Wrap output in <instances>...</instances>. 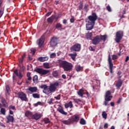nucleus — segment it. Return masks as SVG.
<instances>
[{
	"mask_svg": "<svg viewBox=\"0 0 129 129\" xmlns=\"http://www.w3.org/2000/svg\"><path fill=\"white\" fill-rule=\"evenodd\" d=\"M64 107L66 108H68V107H70V108H72L73 107V104H72V101H70L68 103H66L64 104Z\"/></svg>",
	"mask_w": 129,
	"mask_h": 129,
	"instance_id": "obj_25",
	"label": "nucleus"
},
{
	"mask_svg": "<svg viewBox=\"0 0 129 129\" xmlns=\"http://www.w3.org/2000/svg\"><path fill=\"white\" fill-rule=\"evenodd\" d=\"M42 117V115H41V114H39L38 113H36L34 114H32V119H35V120H38V119H40Z\"/></svg>",
	"mask_w": 129,
	"mask_h": 129,
	"instance_id": "obj_15",
	"label": "nucleus"
},
{
	"mask_svg": "<svg viewBox=\"0 0 129 129\" xmlns=\"http://www.w3.org/2000/svg\"><path fill=\"white\" fill-rule=\"evenodd\" d=\"M28 59L29 61H32V60H33V57H32L30 54H28Z\"/></svg>",
	"mask_w": 129,
	"mask_h": 129,
	"instance_id": "obj_59",
	"label": "nucleus"
},
{
	"mask_svg": "<svg viewBox=\"0 0 129 129\" xmlns=\"http://www.w3.org/2000/svg\"><path fill=\"white\" fill-rule=\"evenodd\" d=\"M122 100V98H119V99L118 100V101H117V103L118 104H119V103H120V102H121Z\"/></svg>",
	"mask_w": 129,
	"mask_h": 129,
	"instance_id": "obj_58",
	"label": "nucleus"
},
{
	"mask_svg": "<svg viewBox=\"0 0 129 129\" xmlns=\"http://www.w3.org/2000/svg\"><path fill=\"white\" fill-rule=\"evenodd\" d=\"M123 81L121 80H118L115 83L116 89H120L121 86H122Z\"/></svg>",
	"mask_w": 129,
	"mask_h": 129,
	"instance_id": "obj_14",
	"label": "nucleus"
},
{
	"mask_svg": "<svg viewBox=\"0 0 129 129\" xmlns=\"http://www.w3.org/2000/svg\"><path fill=\"white\" fill-rule=\"evenodd\" d=\"M70 118L73 123H74V122H78L79 119H80V116L78 114H75L71 117Z\"/></svg>",
	"mask_w": 129,
	"mask_h": 129,
	"instance_id": "obj_12",
	"label": "nucleus"
},
{
	"mask_svg": "<svg viewBox=\"0 0 129 129\" xmlns=\"http://www.w3.org/2000/svg\"><path fill=\"white\" fill-rule=\"evenodd\" d=\"M19 66L20 68L19 70V72H20V73H22V72H24V71H25V70L26 69V68L24 66H21V64H19Z\"/></svg>",
	"mask_w": 129,
	"mask_h": 129,
	"instance_id": "obj_34",
	"label": "nucleus"
},
{
	"mask_svg": "<svg viewBox=\"0 0 129 129\" xmlns=\"http://www.w3.org/2000/svg\"><path fill=\"white\" fill-rule=\"evenodd\" d=\"M32 96L34 98H40V94L38 93L33 94Z\"/></svg>",
	"mask_w": 129,
	"mask_h": 129,
	"instance_id": "obj_42",
	"label": "nucleus"
},
{
	"mask_svg": "<svg viewBox=\"0 0 129 129\" xmlns=\"http://www.w3.org/2000/svg\"><path fill=\"white\" fill-rule=\"evenodd\" d=\"M61 17H62V14H58L56 15L53 16V18H54V19L55 20V22H57V21H58V20H59V19H60Z\"/></svg>",
	"mask_w": 129,
	"mask_h": 129,
	"instance_id": "obj_32",
	"label": "nucleus"
},
{
	"mask_svg": "<svg viewBox=\"0 0 129 129\" xmlns=\"http://www.w3.org/2000/svg\"><path fill=\"white\" fill-rule=\"evenodd\" d=\"M43 67L46 69H49V68H50V64L48 62H44L43 63Z\"/></svg>",
	"mask_w": 129,
	"mask_h": 129,
	"instance_id": "obj_39",
	"label": "nucleus"
},
{
	"mask_svg": "<svg viewBox=\"0 0 129 129\" xmlns=\"http://www.w3.org/2000/svg\"><path fill=\"white\" fill-rule=\"evenodd\" d=\"M26 53H24L21 57L19 58L18 60L20 64H22L23 62L24 61V59L26 58Z\"/></svg>",
	"mask_w": 129,
	"mask_h": 129,
	"instance_id": "obj_22",
	"label": "nucleus"
},
{
	"mask_svg": "<svg viewBox=\"0 0 129 129\" xmlns=\"http://www.w3.org/2000/svg\"><path fill=\"white\" fill-rule=\"evenodd\" d=\"M34 72L38 73V74H40L41 76H43V75H48L51 71L49 70H45L42 68H36L34 70Z\"/></svg>",
	"mask_w": 129,
	"mask_h": 129,
	"instance_id": "obj_3",
	"label": "nucleus"
},
{
	"mask_svg": "<svg viewBox=\"0 0 129 129\" xmlns=\"http://www.w3.org/2000/svg\"><path fill=\"white\" fill-rule=\"evenodd\" d=\"M53 103V99L52 98L48 100V103H49V104H51V103Z\"/></svg>",
	"mask_w": 129,
	"mask_h": 129,
	"instance_id": "obj_56",
	"label": "nucleus"
},
{
	"mask_svg": "<svg viewBox=\"0 0 129 129\" xmlns=\"http://www.w3.org/2000/svg\"><path fill=\"white\" fill-rule=\"evenodd\" d=\"M42 122H44L45 124H47V123H50V119L48 118H44L41 120Z\"/></svg>",
	"mask_w": 129,
	"mask_h": 129,
	"instance_id": "obj_28",
	"label": "nucleus"
},
{
	"mask_svg": "<svg viewBox=\"0 0 129 129\" xmlns=\"http://www.w3.org/2000/svg\"><path fill=\"white\" fill-rule=\"evenodd\" d=\"M97 20V15L96 13H92V15H90L88 17V19L86 20V29L87 31H90L92 30L94 25H95V21Z\"/></svg>",
	"mask_w": 129,
	"mask_h": 129,
	"instance_id": "obj_1",
	"label": "nucleus"
},
{
	"mask_svg": "<svg viewBox=\"0 0 129 129\" xmlns=\"http://www.w3.org/2000/svg\"><path fill=\"white\" fill-rule=\"evenodd\" d=\"M100 42V37H99V35L96 36L92 40V44L93 45H98Z\"/></svg>",
	"mask_w": 129,
	"mask_h": 129,
	"instance_id": "obj_13",
	"label": "nucleus"
},
{
	"mask_svg": "<svg viewBox=\"0 0 129 129\" xmlns=\"http://www.w3.org/2000/svg\"><path fill=\"white\" fill-rule=\"evenodd\" d=\"M45 42V36L42 35L40 39L37 40L36 44L38 45L39 48H42Z\"/></svg>",
	"mask_w": 129,
	"mask_h": 129,
	"instance_id": "obj_8",
	"label": "nucleus"
},
{
	"mask_svg": "<svg viewBox=\"0 0 129 129\" xmlns=\"http://www.w3.org/2000/svg\"><path fill=\"white\" fill-rule=\"evenodd\" d=\"M81 50V44L76 43L73 45L71 48V52H79Z\"/></svg>",
	"mask_w": 129,
	"mask_h": 129,
	"instance_id": "obj_5",
	"label": "nucleus"
},
{
	"mask_svg": "<svg viewBox=\"0 0 129 129\" xmlns=\"http://www.w3.org/2000/svg\"><path fill=\"white\" fill-rule=\"evenodd\" d=\"M40 88H41L42 89H44V90H46V89L48 88V86H47V85H41Z\"/></svg>",
	"mask_w": 129,
	"mask_h": 129,
	"instance_id": "obj_47",
	"label": "nucleus"
},
{
	"mask_svg": "<svg viewBox=\"0 0 129 129\" xmlns=\"http://www.w3.org/2000/svg\"><path fill=\"white\" fill-rule=\"evenodd\" d=\"M89 7V6L87 4H85L84 7V9L86 11V10H87V9H88V7Z\"/></svg>",
	"mask_w": 129,
	"mask_h": 129,
	"instance_id": "obj_55",
	"label": "nucleus"
},
{
	"mask_svg": "<svg viewBox=\"0 0 129 129\" xmlns=\"http://www.w3.org/2000/svg\"><path fill=\"white\" fill-rule=\"evenodd\" d=\"M49 44L52 47H56L58 45V38L55 37L51 38Z\"/></svg>",
	"mask_w": 129,
	"mask_h": 129,
	"instance_id": "obj_9",
	"label": "nucleus"
},
{
	"mask_svg": "<svg viewBox=\"0 0 129 129\" xmlns=\"http://www.w3.org/2000/svg\"><path fill=\"white\" fill-rule=\"evenodd\" d=\"M111 100V97H109V98H105V101L104 102V105L105 106H107V105H109V104H108V101H110Z\"/></svg>",
	"mask_w": 129,
	"mask_h": 129,
	"instance_id": "obj_24",
	"label": "nucleus"
},
{
	"mask_svg": "<svg viewBox=\"0 0 129 129\" xmlns=\"http://www.w3.org/2000/svg\"><path fill=\"white\" fill-rule=\"evenodd\" d=\"M52 76H53V77L57 78L58 77V71H55L53 72Z\"/></svg>",
	"mask_w": 129,
	"mask_h": 129,
	"instance_id": "obj_40",
	"label": "nucleus"
},
{
	"mask_svg": "<svg viewBox=\"0 0 129 129\" xmlns=\"http://www.w3.org/2000/svg\"><path fill=\"white\" fill-rule=\"evenodd\" d=\"M6 118L8 119L7 123H9V122H14V117L13 116L9 115L7 116Z\"/></svg>",
	"mask_w": 129,
	"mask_h": 129,
	"instance_id": "obj_19",
	"label": "nucleus"
},
{
	"mask_svg": "<svg viewBox=\"0 0 129 129\" xmlns=\"http://www.w3.org/2000/svg\"><path fill=\"white\" fill-rule=\"evenodd\" d=\"M57 110L61 114H63V115H67V112L64 111V109H63V107L61 106L57 109Z\"/></svg>",
	"mask_w": 129,
	"mask_h": 129,
	"instance_id": "obj_16",
	"label": "nucleus"
},
{
	"mask_svg": "<svg viewBox=\"0 0 129 129\" xmlns=\"http://www.w3.org/2000/svg\"><path fill=\"white\" fill-rule=\"evenodd\" d=\"M58 86H59V83L57 82L53 84H51L48 88L50 92L51 93L55 92V91H56L57 90V87H58Z\"/></svg>",
	"mask_w": 129,
	"mask_h": 129,
	"instance_id": "obj_6",
	"label": "nucleus"
},
{
	"mask_svg": "<svg viewBox=\"0 0 129 129\" xmlns=\"http://www.w3.org/2000/svg\"><path fill=\"white\" fill-rule=\"evenodd\" d=\"M38 61L40 62H45V61H48L49 60V57L48 56H44V57H39L38 59Z\"/></svg>",
	"mask_w": 129,
	"mask_h": 129,
	"instance_id": "obj_17",
	"label": "nucleus"
},
{
	"mask_svg": "<svg viewBox=\"0 0 129 129\" xmlns=\"http://www.w3.org/2000/svg\"><path fill=\"white\" fill-rule=\"evenodd\" d=\"M75 19L74 18H72L70 19L71 23H74Z\"/></svg>",
	"mask_w": 129,
	"mask_h": 129,
	"instance_id": "obj_63",
	"label": "nucleus"
},
{
	"mask_svg": "<svg viewBox=\"0 0 129 129\" xmlns=\"http://www.w3.org/2000/svg\"><path fill=\"white\" fill-rule=\"evenodd\" d=\"M118 57L117 56V55L116 54H113L112 55V60H116Z\"/></svg>",
	"mask_w": 129,
	"mask_h": 129,
	"instance_id": "obj_48",
	"label": "nucleus"
},
{
	"mask_svg": "<svg viewBox=\"0 0 129 129\" xmlns=\"http://www.w3.org/2000/svg\"><path fill=\"white\" fill-rule=\"evenodd\" d=\"M6 94L10 95L11 94V89L10 88V86L9 85L6 86Z\"/></svg>",
	"mask_w": 129,
	"mask_h": 129,
	"instance_id": "obj_29",
	"label": "nucleus"
},
{
	"mask_svg": "<svg viewBox=\"0 0 129 129\" xmlns=\"http://www.w3.org/2000/svg\"><path fill=\"white\" fill-rule=\"evenodd\" d=\"M19 77V79H21V78H23V75L22 74V73L20 72V71H18L17 69H16L14 71L13 74V78H16V77Z\"/></svg>",
	"mask_w": 129,
	"mask_h": 129,
	"instance_id": "obj_11",
	"label": "nucleus"
},
{
	"mask_svg": "<svg viewBox=\"0 0 129 129\" xmlns=\"http://www.w3.org/2000/svg\"><path fill=\"white\" fill-rule=\"evenodd\" d=\"M63 24H64V25H66V24H67V20L66 19H63V21H62Z\"/></svg>",
	"mask_w": 129,
	"mask_h": 129,
	"instance_id": "obj_61",
	"label": "nucleus"
},
{
	"mask_svg": "<svg viewBox=\"0 0 129 129\" xmlns=\"http://www.w3.org/2000/svg\"><path fill=\"white\" fill-rule=\"evenodd\" d=\"M111 95V92L110 91H107L105 95V98H108L109 97H111V99L112 98V96Z\"/></svg>",
	"mask_w": 129,
	"mask_h": 129,
	"instance_id": "obj_26",
	"label": "nucleus"
},
{
	"mask_svg": "<svg viewBox=\"0 0 129 129\" xmlns=\"http://www.w3.org/2000/svg\"><path fill=\"white\" fill-rule=\"evenodd\" d=\"M33 81L34 83H36L38 81V76L35 75L33 78Z\"/></svg>",
	"mask_w": 129,
	"mask_h": 129,
	"instance_id": "obj_43",
	"label": "nucleus"
},
{
	"mask_svg": "<svg viewBox=\"0 0 129 129\" xmlns=\"http://www.w3.org/2000/svg\"><path fill=\"white\" fill-rule=\"evenodd\" d=\"M2 103L3 104L2 106L3 105L4 107H8V103L7 102L6 99H2Z\"/></svg>",
	"mask_w": 129,
	"mask_h": 129,
	"instance_id": "obj_30",
	"label": "nucleus"
},
{
	"mask_svg": "<svg viewBox=\"0 0 129 129\" xmlns=\"http://www.w3.org/2000/svg\"><path fill=\"white\" fill-rule=\"evenodd\" d=\"M86 37L87 39H89V40H91V37H92V33H88L86 35Z\"/></svg>",
	"mask_w": 129,
	"mask_h": 129,
	"instance_id": "obj_35",
	"label": "nucleus"
},
{
	"mask_svg": "<svg viewBox=\"0 0 129 129\" xmlns=\"http://www.w3.org/2000/svg\"><path fill=\"white\" fill-rule=\"evenodd\" d=\"M29 91H30V92L33 93V92H37V90H38V88L36 87H30L28 88Z\"/></svg>",
	"mask_w": 129,
	"mask_h": 129,
	"instance_id": "obj_23",
	"label": "nucleus"
},
{
	"mask_svg": "<svg viewBox=\"0 0 129 129\" xmlns=\"http://www.w3.org/2000/svg\"><path fill=\"white\" fill-rule=\"evenodd\" d=\"M56 57V53L55 52L52 53L50 55V58H53Z\"/></svg>",
	"mask_w": 129,
	"mask_h": 129,
	"instance_id": "obj_51",
	"label": "nucleus"
},
{
	"mask_svg": "<svg viewBox=\"0 0 129 129\" xmlns=\"http://www.w3.org/2000/svg\"><path fill=\"white\" fill-rule=\"evenodd\" d=\"M89 50H90V51H95V49H93V47L91 46L89 47Z\"/></svg>",
	"mask_w": 129,
	"mask_h": 129,
	"instance_id": "obj_57",
	"label": "nucleus"
},
{
	"mask_svg": "<svg viewBox=\"0 0 129 129\" xmlns=\"http://www.w3.org/2000/svg\"><path fill=\"white\" fill-rule=\"evenodd\" d=\"M6 109L4 108H1L0 112L2 113V114H3V115H6Z\"/></svg>",
	"mask_w": 129,
	"mask_h": 129,
	"instance_id": "obj_41",
	"label": "nucleus"
},
{
	"mask_svg": "<svg viewBox=\"0 0 129 129\" xmlns=\"http://www.w3.org/2000/svg\"><path fill=\"white\" fill-rule=\"evenodd\" d=\"M75 69L77 72H82L83 71V67L80 65H78L75 67Z\"/></svg>",
	"mask_w": 129,
	"mask_h": 129,
	"instance_id": "obj_20",
	"label": "nucleus"
},
{
	"mask_svg": "<svg viewBox=\"0 0 129 129\" xmlns=\"http://www.w3.org/2000/svg\"><path fill=\"white\" fill-rule=\"evenodd\" d=\"M51 14H52V12H48L46 14V16L49 17V16H50Z\"/></svg>",
	"mask_w": 129,
	"mask_h": 129,
	"instance_id": "obj_62",
	"label": "nucleus"
},
{
	"mask_svg": "<svg viewBox=\"0 0 129 129\" xmlns=\"http://www.w3.org/2000/svg\"><path fill=\"white\" fill-rule=\"evenodd\" d=\"M74 100L76 103H78L79 102H81V100L79 99H74Z\"/></svg>",
	"mask_w": 129,
	"mask_h": 129,
	"instance_id": "obj_54",
	"label": "nucleus"
},
{
	"mask_svg": "<svg viewBox=\"0 0 129 129\" xmlns=\"http://www.w3.org/2000/svg\"><path fill=\"white\" fill-rule=\"evenodd\" d=\"M30 51L32 53V55H35V53H36V49L34 48H32L30 49Z\"/></svg>",
	"mask_w": 129,
	"mask_h": 129,
	"instance_id": "obj_49",
	"label": "nucleus"
},
{
	"mask_svg": "<svg viewBox=\"0 0 129 129\" xmlns=\"http://www.w3.org/2000/svg\"><path fill=\"white\" fill-rule=\"evenodd\" d=\"M128 60H129V56H127L126 57V59L125 60V62H127V61H128Z\"/></svg>",
	"mask_w": 129,
	"mask_h": 129,
	"instance_id": "obj_64",
	"label": "nucleus"
},
{
	"mask_svg": "<svg viewBox=\"0 0 129 129\" xmlns=\"http://www.w3.org/2000/svg\"><path fill=\"white\" fill-rule=\"evenodd\" d=\"M56 29H59L62 28V24H60V23H57L55 26Z\"/></svg>",
	"mask_w": 129,
	"mask_h": 129,
	"instance_id": "obj_46",
	"label": "nucleus"
},
{
	"mask_svg": "<svg viewBox=\"0 0 129 129\" xmlns=\"http://www.w3.org/2000/svg\"><path fill=\"white\" fill-rule=\"evenodd\" d=\"M69 56H70V57H71V58L73 60V61H75L76 56H77V53L75 52L74 53L69 54Z\"/></svg>",
	"mask_w": 129,
	"mask_h": 129,
	"instance_id": "obj_31",
	"label": "nucleus"
},
{
	"mask_svg": "<svg viewBox=\"0 0 129 129\" xmlns=\"http://www.w3.org/2000/svg\"><path fill=\"white\" fill-rule=\"evenodd\" d=\"M80 124H82V125H85V124H86V121L85 120V119H84V118H82L80 119Z\"/></svg>",
	"mask_w": 129,
	"mask_h": 129,
	"instance_id": "obj_33",
	"label": "nucleus"
},
{
	"mask_svg": "<svg viewBox=\"0 0 129 129\" xmlns=\"http://www.w3.org/2000/svg\"><path fill=\"white\" fill-rule=\"evenodd\" d=\"M53 21H54V17L53 15L47 19L48 23H53Z\"/></svg>",
	"mask_w": 129,
	"mask_h": 129,
	"instance_id": "obj_37",
	"label": "nucleus"
},
{
	"mask_svg": "<svg viewBox=\"0 0 129 129\" xmlns=\"http://www.w3.org/2000/svg\"><path fill=\"white\" fill-rule=\"evenodd\" d=\"M58 63L59 67L63 68L64 71H70L73 68V64L67 61L59 60Z\"/></svg>",
	"mask_w": 129,
	"mask_h": 129,
	"instance_id": "obj_2",
	"label": "nucleus"
},
{
	"mask_svg": "<svg viewBox=\"0 0 129 129\" xmlns=\"http://www.w3.org/2000/svg\"><path fill=\"white\" fill-rule=\"evenodd\" d=\"M99 37H100L101 42V40L103 41V42H105V41H106V39H107V35H100Z\"/></svg>",
	"mask_w": 129,
	"mask_h": 129,
	"instance_id": "obj_27",
	"label": "nucleus"
},
{
	"mask_svg": "<svg viewBox=\"0 0 129 129\" xmlns=\"http://www.w3.org/2000/svg\"><path fill=\"white\" fill-rule=\"evenodd\" d=\"M122 37H123V31H118L116 33V37L115 38L116 43H119L122 39Z\"/></svg>",
	"mask_w": 129,
	"mask_h": 129,
	"instance_id": "obj_4",
	"label": "nucleus"
},
{
	"mask_svg": "<svg viewBox=\"0 0 129 129\" xmlns=\"http://www.w3.org/2000/svg\"><path fill=\"white\" fill-rule=\"evenodd\" d=\"M25 116H26L27 117H29V116H30V115H33V113H32V112L30 111H27L25 112Z\"/></svg>",
	"mask_w": 129,
	"mask_h": 129,
	"instance_id": "obj_36",
	"label": "nucleus"
},
{
	"mask_svg": "<svg viewBox=\"0 0 129 129\" xmlns=\"http://www.w3.org/2000/svg\"><path fill=\"white\" fill-rule=\"evenodd\" d=\"M104 127L105 128H107L108 127V124L107 123H106L104 125Z\"/></svg>",
	"mask_w": 129,
	"mask_h": 129,
	"instance_id": "obj_60",
	"label": "nucleus"
},
{
	"mask_svg": "<svg viewBox=\"0 0 129 129\" xmlns=\"http://www.w3.org/2000/svg\"><path fill=\"white\" fill-rule=\"evenodd\" d=\"M106 10L107 11H108V12H111V8H110V6L109 5H108L107 7H106Z\"/></svg>",
	"mask_w": 129,
	"mask_h": 129,
	"instance_id": "obj_52",
	"label": "nucleus"
},
{
	"mask_svg": "<svg viewBox=\"0 0 129 129\" xmlns=\"http://www.w3.org/2000/svg\"><path fill=\"white\" fill-rule=\"evenodd\" d=\"M102 116L103 118L106 119L107 118V113H106V112L103 111L102 113Z\"/></svg>",
	"mask_w": 129,
	"mask_h": 129,
	"instance_id": "obj_38",
	"label": "nucleus"
},
{
	"mask_svg": "<svg viewBox=\"0 0 129 129\" xmlns=\"http://www.w3.org/2000/svg\"><path fill=\"white\" fill-rule=\"evenodd\" d=\"M4 11H5L4 8H2L0 9V18H2V17H3V15H4Z\"/></svg>",
	"mask_w": 129,
	"mask_h": 129,
	"instance_id": "obj_45",
	"label": "nucleus"
},
{
	"mask_svg": "<svg viewBox=\"0 0 129 129\" xmlns=\"http://www.w3.org/2000/svg\"><path fill=\"white\" fill-rule=\"evenodd\" d=\"M18 97L19 98L21 99V100L22 101H28V98L27 97V95L24 92H19L17 94Z\"/></svg>",
	"mask_w": 129,
	"mask_h": 129,
	"instance_id": "obj_7",
	"label": "nucleus"
},
{
	"mask_svg": "<svg viewBox=\"0 0 129 129\" xmlns=\"http://www.w3.org/2000/svg\"><path fill=\"white\" fill-rule=\"evenodd\" d=\"M62 122L64 124H67L68 125L69 124H72V123H72V121L71 118H69L68 120H64L62 121Z\"/></svg>",
	"mask_w": 129,
	"mask_h": 129,
	"instance_id": "obj_21",
	"label": "nucleus"
},
{
	"mask_svg": "<svg viewBox=\"0 0 129 129\" xmlns=\"http://www.w3.org/2000/svg\"><path fill=\"white\" fill-rule=\"evenodd\" d=\"M9 109L11 110V109H12V110H16V107L15 106L10 105L9 107Z\"/></svg>",
	"mask_w": 129,
	"mask_h": 129,
	"instance_id": "obj_50",
	"label": "nucleus"
},
{
	"mask_svg": "<svg viewBox=\"0 0 129 129\" xmlns=\"http://www.w3.org/2000/svg\"><path fill=\"white\" fill-rule=\"evenodd\" d=\"M54 98H55L56 100H60V98H61V95H58L57 96L54 97Z\"/></svg>",
	"mask_w": 129,
	"mask_h": 129,
	"instance_id": "obj_53",
	"label": "nucleus"
},
{
	"mask_svg": "<svg viewBox=\"0 0 129 129\" xmlns=\"http://www.w3.org/2000/svg\"><path fill=\"white\" fill-rule=\"evenodd\" d=\"M83 9V2H80V5L79 6V11H81Z\"/></svg>",
	"mask_w": 129,
	"mask_h": 129,
	"instance_id": "obj_44",
	"label": "nucleus"
},
{
	"mask_svg": "<svg viewBox=\"0 0 129 129\" xmlns=\"http://www.w3.org/2000/svg\"><path fill=\"white\" fill-rule=\"evenodd\" d=\"M78 95H79V96H80V97H83V95H84V94H85V93H84V90H83V89H80L78 92Z\"/></svg>",
	"mask_w": 129,
	"mask_h": 129,
	"instance_id": "obj_18",
	"label": "nucleus"
},
{
	"mask_svg": "<svg viewBox=\"0 0 129 129\" xmlns=\"http://www.w3.org/2000/svg\"><path fill=\"white\" fill-rule=\"evenodd\" d=\"M108 61L109 65V69H110V72L111 74H113V63H112V61H111V58L110 57V54L108 55Z\"/></svg>",
	"mask_w": 129,
	"mask_h": 129,
	"instance_id": "obj_10",
	"label": "nucleus"
}]
</instances>
